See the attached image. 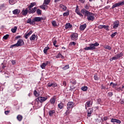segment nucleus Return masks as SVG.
I'll use <instances>...</instances> for the list:
<instances>
[{"label":"nucleus","instance_id":"1","mask_svg":"<svg viewBox=\"0 0 124 124\" xmlns=\"http://www.w3.org/2000/svg\"><path fill=\"white\" fill-rule=\"evenodd\" d=\"M42 20H43L42 17H35L32 20L31 18H29L27 21V24H30L31 26H34L35 22H40Z\"/></svg>","mask_w":124,"mask_h":124},{"label":"nucleus","instance_id":"2","mask_svg":"<svg viewBox=\"0 0 124 124\" xmlns=\"http://www.w3.org/2000/svg\"><path fill=\"white\" fill-rule=\"evenodd\" d=\"M90 46L86 47L84 48V50L86 51H93V50H95V47H97V46H99V44L97 42H95L94 44L91 43L89 44Z\"/></svg>","mask_w":124,"mask_h":124},{"label":"nucleus","instance_id":"3","mask_svg":"<svg viewBox=\"0 0 124 124\" xmlns=\"http://www.w3.org/2000/svg\"><path fill=\"white\" fill-rule=\"evenodd\" d=\"M74 106V103L73 102H69L67 105V110L65 114L66 115H68L70 113V109H72Z\"/></svg>","mask_w":124,"mask_h":124},{"label":"nucleus","instance_id":"4","mask_svg":"<svg viewBox=\"0 0 124 124\" xmlns=\"http://www.w3.org/2000/svg\"><path fill=\"white\" fill-rule=\"evenodd\" d=\"M46 99H48V97H42V96H39L38 98H37L36 100H38V102H40L42 104V103L46 101Z\"/></svg>","mask_w":124,"mask_h":124},{"label":"nucleus","instance_id":"5","mask_svg":"<svg viewBox=\"0 0 124 124\" xmlns=\"http://www.w3.org/2000/svg\"><path fill=\"white\" fill-rule=\"evenodd\" d=\"M123 56H124V54H123V52L118 53L115 55L114 57L111 58V60L115 61L116 60H119V59L122 58Z\"/></svg>","mask_w":124,"mask_h":124},{"label":"nucleus","instance_id":"6","mask_svg":"<svg viewBox=\"0 0 124 124\" xmlns=\"http://www.w3.org/2000/svg\"><path fill=\"white\" fill-rule=\"evenodd\" d=\"M124 5V0L119 2L118 3H115L114 5H112V9H114L115 7H118L119 6H123Z\"/></svg>","mask_w":124,"mask_h":124},{"label":"nucleus","instance_id":"7","mask_svg":"<svg viewBox=\"0 0 124 124\" xmlns=\"http://www.w3.org/2000/svg\"><path fill=\"white\" fill-rule=\"evenodd\" d=\"M71 38L72 40H77L78 39V34L77 33H73L71 35Z\"/></svg>","mask_w":124,"mask_h":124},{"label":"nucleus","instance_id":"8","mask_svg":"<svg viewBox=\"0 0 124 124\" xmlns=\"http://www.w3.org/2000/svg\"><path fill=\"white\" fill-rule=\"evenodd\" d=\"M18 47H21V46H24L25 45V43L22 39H19L17 42L16 43Z\"/></svg>","mask_w":124,"mask_h":124},{"label":"nucleus","instance_id":"9","mask_svg":"<svg viewBox=\"0 0 124 124\" xmlns=\"http://www.w3.org/2000/svg\"><path fill=\"white\" fill-rule=\"evenodd\" d=\"M37 9V7H35L33 8H29L28 10L29 14H33V13H35Z\"/></svg>","mask_w":124,"mask_h":124},{"label":"nucleus","instance_id":"10","mask_svg":"<svg viewBox=\"0 0 124 124\" xmlns=\"http://www.w3.org/2000/svg\"><path fill=\"white\" fill-rule=\"evenodd\" d=\"M57 86H58V84H57V83L55 82H53V83L49 82L47 85V86L48 88H51V87H52V88H55V87H57Z\"/></svg>","mask_w":124,"mask_h":124},{"label":"nucleus","instance_id":"11","mask_svg":"<svg viewBox=\"0 0 124 124\" xmlns=\"http://www.w3.org/2000/svg\"><path fill=\"white\" fill-rule=\"evenodd\" d=\"M48 63H50V62L48 61H46L45 62L43 63L41 65V67L42 69H45L46 68V65H48Z\"/></svg>","mask_w":124,"mask_h":124},{"label":"nucleus","instance_id":"12","mask_svg":"<svg viewBox=\"0 0 124 124\" xmlns=\"http://www.w3.org/2000/svg\"><path fill=\"white\" fill-rule=\"evenodd\" d=\"M29 13V11L28 10V8H26L25 10V9H23L21 12V14L22 15H23L24 16H26L27 14Z\"/></svg>","mask_w":124,"mask_h":124},{"label":"nucleus","instance_id":"13","mask_svg":"<svg viewBox=\"0 0 124 124\" xmlns=\"http://www.w3.org/2000/svg\"><path fill=\"white\" fill-rule=\"evenodd\" d=\"M75 12L77 13V14H78V15H79V16H83V15H82L81 12L79 11V6L78 5H77L76 7Z\"/></svg>","mask_w":124,"mask_h":124},{"label":"nucleus","instance_id":"14","mask_svg":"<svg viewBox=\"0 0 124 124\" xmlns=\"http://www.w3.org/2000/svg\"><path fill=\"white\" fill-rule=\"evenodd\" d=\"M119 26H120V22L118 20L115 21L113 23V29H117Z\"/></svg>","mask_w":124,"mask_h":124},{"label":"nucleus","instance_id":"15","mask_svg":"<svg viewBox=\"0 0 124 124\" xmlns=\"http://www.w3.org/2000/svg\"><path fill=\"white\" fill-rule=\"evenodd\" d=\"M21 11L20 10L16 9L13 11V14L14 15H18V14H19Z\"/></svg>","mask_w":124,"mask_h":124},{"label":"nucleus","instance_id":"16","mask_svg":"<svg viewBox=\"0 0 124 124\" xmlns=\"http://www.w3.org/2000/svg\"><path fill=\"white\" fill-rule=\"evenodd\" d=\"M93 108H89V109L87 111L88 117H90L92 114V113H93Z\"/></svg>","mask_w":124,"mask_h":124},{"label":"nucleus","instance_id":"17","mask_svg":"<svg viewBox=\"0 0 124 124\" xmlns=\"http://www.w3.org/2000/svg\"><path fill=\"white\" fill-rule=\"evenodd\" d=\"M92 105H93V102L92 101H87L85 104V106H87V107H91Z\"/></svg>","mask_w":124,"mask_h":124},{"label":"nucleus","instance_id":"18","mask_svg":"<svg viewBox=\"0 0 124 124\" xmlns=\"http://www.w3.org/2000/svg\"><path fill=\"white\" fill-rule=\"evenodd\" d=\"M39 7L40 8H41V9H43V10H46V9L48 8L47 5H46L44 3H43L42 5L40 6Z\"/></svg>","mask_w":124,"mask_h":124},{"label":"nucleus","instance_id":"19","mask_svg":"<svg viewBox=\"0 0 124 124\" xmlns=\"http://www.w3.org/2000/svg\"><path fill=\"white\" fill-rule=\"evenodd\" d=\"M86 28H87V24H84L80 26L79 30L80 31H84Z\"/></svg>","mask_w":124,"mask_h":124},{"label":"nucleus","instance_id":"20","mask_svg":"<svg viewBox=\"0 0 124 124\" xmlns=\"http://www.w3.org/2000/svg\"><path fill=\"white\" fill-rule=\"evenodd\" d=\"M72 28V25L70 24V23H66L65 25V29L66 30H68V29H71Z\"/></svg>","mask_w":124,"mask_h":124},{"label":"nucleus","instance_id":"21","mask_svg":"<svg viewBox=\"0 0 124 124\" xmlns=\"http://www.w3.org/2000/svg\"><path fill=\"white\" fill-rule=\"evenodd\" d=\"M85 16H94V14L89 12V11L87 10Z\"/></svg>","mask_w":124,"mask_h":124},{"label":"nucleus","instance_id":"22","mask_svg":"<svg viewBox=\"0 0 124 124\" xmlns=\"http://www.w3.org/2000/svg\"><path fill=\"white\" fill-rule=\"evenodd\" d=\"M85 16H94V14L89 12V11L87 10Z\"/></svg>","mask_w":124,"mask_h":124},{"label":"nucleus","instance_id":"23","mask_svg":"<svg viewBox=\"0 0 124 124\" xmlns=\"http://www.w3.org/2000/svg\"><path fill=\"white\" fill-rule=\"evenodd\" d=\"M87 20L88 21H93L94 20V16H88Z\"/></svg>","mask_w":124,"mask_h":124},{"label":"nucleus","instance_id":"24","mask_svg":"<svg viewBox=\"0 0 124 124\" xmlns=\"http://www.w3.org/2000/svg\"><path fill=\"white\" fill-rule=\"evenodd\" d=\"M87 10H86V9H81V10L80 11V13H81L82 15H84V16H85L86 15V13L87 12Z\"/></svg>","mask_w":124,"mask_h":124},{"label":"nucleus","instance_id":"25","mask_svg":"<svg viewBox=\"0 0 124 124\" xmlns=\"http://www.w3.org/2000/svg\"><path fill=\"white\" fill-rule=\"evenodd\" d=\"M56 58L57 59H59L60 58H61V59H64V57L63 56H62V54H61V53H59L56 56Z\"/></svg>","mask_w":124,"mask_h":124},{"label":"nucleus","instance_id":"26","mask_svg":"<svg viewBox=\"0 0 124 124\" xmlns=\"http://www.w3.org/2000/svg\"><path fill=\"white\" fill-rule=\"evenodd\" d=\"M34 5H36V2H32L30 4V5L28 6V8H32V7H33Z\"/></svg>","mask_w":124,"mask_h":124},{"label":"nucleus","instance_id":"27","mask_svg":"<svg viewBox=\"0 0 124 124\" xmlns=\"http://www.w3.org/2000/svg\"><path fill=\"white\" fill-rule=\"evenodd\" d=\"M63 107H64V105L62 103H61L58 104V108H59V109H60L61 110H62V109L63 108Z\"/></svg>","mask_w":124,"mask_h":124},{"label":"nucleus","instance_id":"28","mask_svg":"<svg viewBox=\"0 0 124 124\" xmlns=\"http://www.w3.org/2000/svg\"><path fill=\"white\" fill-rule=\"evenodd\" d=\"M55 111L54 110H49L48 112L49 115L50 117H52L55 114Z\"/></svg>","mask_w":124,"mask_h":124},{"label":"nucleus","instance_id":"29","mask_svg":"<svg viewBox=\"0 0 124 124\" xmlns=\"http://www.w3.org/2000/svg\"><path fill=\"white\" fill-rule=\"evenodd\" d=\"M51 2V0H44V4H45L46 5H48L49 3Z\"/></svg>","mask_w":124,"mask_h":124},{"label":"nucleus","instance_id":"30","mask_svg":"<svg viewBox=\"0 0 124 124\" xmlns=\"http://www.w3.org/2000/svg\"><path fill=\"white\" fill-rule=\"evenodd\" d=\"M60 8L62 9V10H63L64 11H65V10H66L67 9V7L65 5H63L62 4H61L60 5Z\"/></svg>","mask_w":124,"mask_h":124},{"label":"nucleus","instance_id":"31","mask_svg":"<svg viewBox=\"0 0 124 124\" xmlns=\"http://www.w3.org/2000/svg\"><path fill=\"white\" fill-rule=\"evenodd\" d=\"M31 33H32V31H31L29 33L26 34L25 35V37L26 39H28V37L30 36V35H31Z\"/></svg>","mask_w":124,"mask_h":124},{"label":"nucleus","instance_id":"32","mask_svg":"<svg viewBox=\"0 0 124 124\" xmlns=\"http://www.w3.org/2000/svg\"><path fill=\"white\" fill-rule=\"evenodd\" d=\"M17 119L18 121H19V122H21V121H22V120H23V116L21 115H18L17 116Z\"/></svg>","mask_w":124,"mask_h":124},{"label":"nucleus","instance_id":"33","mask_svg":"<svg viewBox=\"0 0 124 124\" xmlns=\"http://www.w3.org/2000/svg\"><path fill=\"white\" fill-rule=\"evenodd\" d=\"M49 49H50V47H49V46L45 47L44 49V53L45 54H47V51L49 50Z\"/></svg>","mask_w":124,"mask_h":124},{"label":"nucleus","instance_id":"34","mask_svg":"<svg viewBox=\"0 0 124 124\" xmlns=\"http://www.w3.org/2000/svg\"><path fill=\"white\" fill-rule=\"evenodd\" d=\"M50 102L51 104H55V102H56V99L53 97L50 100Z\"/></svg>","mask_w":124,"mask_h":124},{"label":"nucleus","instance_id":"35","mask_svg":"<svg viewBox=\"0 0 124 124\" xmlns=\"http://www.w3.org/2000/svg\"><path fill=\"white\" fill-rule=\"evenodd\" d=\"M81 90L83 91V92H87V91H88V87L87 86L82 87Z\"/></svg>","mask_w":124,"mask_h":124},{"label":"nucleus","instance_id":"36","mask_svg":"<svg viewBox=\"0 0 124 124\" xmlns=\"http://www.w3.org/2000/svg\"><path fill=\"white\" fill-rule=\"evenodd\" d=\"M17 31V27L15 26L14 28H12L11 29V31L13 32V33H15V32H16V31Z\"/></svg>","mask_w":124,"mask_h":124},{"label":"nucleus","instance_id":"37","mask_svg":"<svg viewBox=\"0 0 124 124\" xmlns=\"http://www.w3.org/2000/svg\"><path fill=\"white\" fill-rule=\"evenodd\" d=\"M36 38V36L35 35V34H33L30 37V40H34V39H35Z\"/></svg>","mask_w":124,"mask_h":124},{"label":"nucleus","instance_id":"38","mask_svg":"<svg viewBox=\"0 0 124 124\" xmlns=\"http://www.w3.org/2000/svg\"><path fill=\"white\" fill-rule=\"evenodd\" d=\"M62 68L63 70H66V69H68L69 68V65H66Z\"/></svg>","mask_w":124,"mask_h":124},{"label":"nucleus","instance_id":"39","mask_svg":"<svg viewBox=\"0 0 124 124\" xmlns=\"http://www.w3.org/2000/svg\"><path fill=\"white\" fill-rule=\"evenodd\" d=\"M84 9L86 10H88V9H90V5L89 4H86L84 6Z\"/></svg>","mask_w":124,"mask_h":124},{"label":"nucleus","instance_id":"40","mask_svg":"<svg viewBox=\"0 0 124 124\" xmlns=\"http://www.w3.org/2000/svg\"><path fill=\"white\" fill-rule=\"evenodd\" d=\"M36 13L37 14H38V15H41V10L39 9H38L36 10Z\"/></svg>","mask_w":124,"mask_h":124},{"label":"nucleus","instance_id":"41","mask_svg":"<svg viewBox=\"0 0 124 124\" xmlns=\"http://www.w3.org/2000/svg\"><path fill=\"white\" fill-rule=\"evenodd\" d=\"M103 29H105L106 31H109V26L103 25Z\"/></svg>","mask_w":124,"mask_h":124},{"label":"nucleus","instance_id":"42","mask_svg":"<svg viewBox=\"0 0 124 124\" xmlns=\"http://www.w3.org/2000/svg\"><path fill=\"white\" fill-rule=\"evenodd\" d=\"M103 29H105L106 31H109V26L103 25Z\"/></svg>","mask_w":124,"mask_h":124},{"label":"nucleus","instance_id":"43","mask_svg":"<svg viewBox=\"0 0 124 124\" xmlns=\"http://www.w3.org/2000/svg\"><path fill=\"white\" fill-rule=\"evenodd\" d=\"M110 86H112V88H116V86H117V83H114L113 82H111L110 83Z\"/></svg>","mask_w":124,"mask_h":124},{"label":"nucleus","instance_id":"44","mask_svg":"<svg viewBox=\"0 0 124 124\" xmlns=\"http://www.w3.org/2000/svg\"><path fill=\"white\" fill-rule=\"evenodd\" d=\"M52 25L53 26V27H56L57 26V22H56V21L53 20L52 21Z\"/></svg>","mask_w":124,"mask_h":124},{"label":"nucleus","instance_id":"45","mask_svg":"<svg viewBox=\"0 0 124 124\" xmlns=\"http://www.w3.org/2000/svg\"><path fill=\"white\" fill-rule=\"evenodd\" d=\"M8 37H9V34H6L3 37V39H5V40H6V39H7Z\"/></svg>","mask_w":124,"mask_h":124},{"label":"nucleus","instance_id":"46","mask_svg":"<svg viewBox=\"0 0 124 124\" xmlns=\"http://www.w3.org/2000/svg\"><path fill=\"white\" fill-rule=\"evenodd\" d=\"M13 47H19L17 43L16 44L11 45L10 48H13Z\"/></svg>","mask_w":124,"mask_h":124},{"label":"nucleus","instance_id":"47","mask_svg":"<svg viewBox=\"0 0 124 124\" xmlns=\"http://www.w3.org/2000/svg\"><path fill=\"white\" fill-rule=\"evenodd\" d=\"M116 34H118V32H115L113 33L111 35V37H112V38H113V37H115V36H116Z\"/></svg>","mask_w":124,"mask_h":124},{"label":"nucleus","instance_id":"48","mask_svg":"<svg viewBox=\"0 0 124 124\" xmlns=\"http://www.w3.org/2000/svg\"><path fill=\"white\" fill-rule=\"evenodd\" d=\"M15 0H9V2L10 3V4H11L12 5L14 4V3H15V2H14Z\"/></svg>","mask_w":124,"mask_h":124},{"label":"nucleus","instance_id":"49","mask_svg":"<svg viewBox=\"0 0 124 124\" xmlns=\"http://www.w3.org/2000/svg\"><path fill=\"white\" fill-rule=\"evenodd\" d=\"M53 43L54 46H55L56 47H59V45H56V44H57V40H55L54 41H53Z\"/></svg>","mask_w":124,"mask_h":124},{"label":"nucleus","instance_id":"50","mask_svg":"<svg viewBox=\"0 0 124 124\" xmlns=\"http://www.w3.org/2000/svg\"><path fill=\"white\" fill-rule=\"evenodd\" d=\"M69 15V12H67L63 14V16H68Z\"/></svg>","mask_w":124,"mask_h":124},{"label":"nucleus","instance_id":"51","mask_svg":"<svg viewBox=\"0 0 124 124\" xmlns=\"http://www.w3.org/2000/svg\"><path fill=\"white\" fill-rule=\"evenodd\" d=\"M105 49H108V50H111L112 49V47L110 46H105Z\"/></svg>","mask_w":124,"mask_h":124},{"label":"nucleus","instance_id":"52","mask_svg":"<svg viewBox=\"0 0 124 124\" xmlns=\"http://www.w3.org/2000/svg\"><path fill=\"white\" fill-rule=\"evenodd\" d=\"M97 103L98 104H101V99L99 98L97 100Z\"/></svg>","mask_w":124,"mask_h":124},{"label":"nucleus","instance_id":"53","mask_svg":"<svg viewBox=\"0 0 124 124\" xmlns=\"http://www.w3.org/2000/svg\"><path fill=\"white\" fill-rule=\"evenodd\" d=\"M76 45V43H75V42H71L70 44H69V46H72V45Z\"/></svg>","mask_w":124,"mask_h":124},{"label":"nucleus","instance_id":"54","mask_svg":"<svg viewBox=\"0 0 124 124\" xmlns=\"http://www.w3.org/2000/svg\"><path fill=\"white\" fill-rule=\"evenodd\" d=\"M108 96H109L110 97H111V96H112L113 95V93L112 92H109L108 93Z\"/></svg>","mask_w":124,"mask_h":124},{"label":"nucleus","instance_id":"55","mask_svg":"<svg viewBox=\"0 0 124 124\" xmlns=\"http://www.w3.org/2000/svg\"><path fill=\"white\" fill-rule=\"evenodd\" d=\"M117 119H115L114 118H112L111 119V123H116Z\"/></svg>","mask_w":124,"mask_h":124},{"label":"nucleus","instance_id":"56","mask_svg":"<svg viewBox=\"0 0 124 124\" xmlns=\"http://www.w3.org/2000/svg\"><path fill=\"white\" fill-rule=\"evenodd\" d=\"M116 123H117V124H121L122 121H121L119 119H116Z\"/></svg>","mask_w":124,"mask_h":124},{"label":"nucleus","instance_id":"57","mask_svg":"<svg viewBox=\"0 0 124 124\" xmlns=\"http://www.w3.org/2000/svg\"><path fill=\"white\" fill-rule=\"evenodd\" d=\"M34 94L35 95V96H37L38 94H37V91L36 90L34 91Z\"/></svg>","mask_w":124,"mask_h":124},{"label":"nucleus","instance_id":"58","mask_svg":"<svg viewBox=\"0 0 124 124\" xmlns=\"http://www.w3.org/2000/svg\"><path fill=\"white\" fill-rule=\"evenodd\" d=\"M71 83H72L74 85H76V80H73L70 81Z\"/></svg>","mask_w":124,"mask_h":124},{"label":"nucleus","instance_id":"59","mask_svg":"<svg viewBox=\"0 0 124 124\" xmlns=\"http://www.w3.org/2000/svg\"><path fill=\"white\" fill-rule=\"evenodd\" d=\"M98 29H103V25H99V26H98Z\"/></svg>","mask_w":124,"mask_h":124},{"label":"nucleus","instance_id":"60","mask_svg":"<svg viewBox=\"0 0 124 124\" xmlns=\"http://www.w3.org/2000/svg\"><path fill=\"white\" fill-rule=\"evenodd\" d=\"M62 85L64 86V87H66V81H63Z\"/></svg>","mask_w":124,"mask_h":124},{"label":"nucleus","instance_id":"61","mask_svg":"<svg viewBox=\"0 0 124 124\" xmlns=\"http://www.w3.org/2000/svg\"><path fill=\"white\" fill-rule=\"evenodd\" d=\"M94 80H98V78L97 77V76H96V75L94 76Z\"/></svg>","mask_w":124,"mask_h":124},{"label":"nucleus","instance_id":"62","mask_svg":"<svg viewBox=\"0 0 124 124\" xmlns=\"http://www.w3.org/2000/svg\"><path fill=\"white\" fill-rule=\"evenodd\" d=\"M10 112V111L9 110H6V111H5V115H8V113Z\"/></svg>","mask_w":124,"mask_h":124},{"label":"nucleus","instance_id":"63","mask_svg":"<svg viewBox=\"0 0 124 124\" xmlns=\"http://www.w3.org/2000/svg\"><path fill=\"white\" fill-rule=\"evenodd\" d=\"M12 64H15V63H16V61L15 60H12Z\"/></svg>","mask_w":124,"mask_h":124},{"label":"nucleus","instance_id":"64","mask_svg":"<svg viewBox=\"0 0 124 124\" xmlns=\"http://www.w3.org/2000/svg\"><path fill=\"white\" fill-rule=\"evenodd\" d=\"M121 104H124V99H123V100H121Z\"/></svg>","mask_w":124,"mask_h":124}]
</instances>
